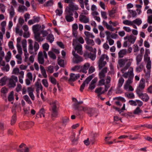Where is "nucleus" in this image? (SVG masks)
I'll use <instances>...</instances> for the list:
<instances>
[{"mask_svg":"<svg viewBox=\"0 0 152 152\" xmlns=\"http://www.w3.org/2000/svg\"><path fill=\"white\" fill-rule=\"evenodd\" d=\"M75 47V50L77 51V52L80 54L82 55L83 53V52L82 51V45L80 44H77L76 45L74 46Z\"/></svg>","mask_w":152,"mask_h":152,"instance_id":"aec40b11","label":"nucleus"},{"mask_svg":"<svg viewBox=\"0 0 152 152\" xmlns=\"http://www.w3.org/2000/svg\"><path fill=\"white\" fill-rule=\"evenodd\" d=\"M46 39L50 43H52L54 40V36L53 34H49L47 36Z\"/></svg>","mask_w":152,"mask_h":152,"instance_id":"473e14b6","label":"nucleus"},{"mask_svg":"<svg viewBox=\"0 0 152 152\" xmlns=\"http://www.w3.org/2000/svg\"><path fill=\"white\" fill-rule=\"evenodd\" d=\"M110 87V86L109 85H105V88L104 90L102 91L103 89V88L102 87H100L96 88V89L95 92L96 93L98 94L97 96L98 97H99L101 94H104L105 92L107 91Z\"/></svg>","mask_w":152,"mask_h":152,"instance_id":"6e6552de","label":"nucleus"},{"mask_svg":"<svg viewBox=\"0 0 152 152\" xmlns=\"http://www.w3.org/2000/svg\"><path fill=\"white\" fill-rule=\"evenodd\" d=\"M40 68L41 73L42 76L44 77V78H46L47 77V76L44 67L40 65Z\"/></svg>","mask_w":152,"mask_h":152,"instance_id":"cd10ccee","label":"nucleus"},{"mask_svg":"<svg viewBox=\"0 0 152 152\" xmlns=\"http://www.w3.org/2000/svg\"><path fill=\"white\" fill-rule=\"evenodd\" d=\"M133 23L136 24L138 26H139L142 23L141 19L139 18H136L133 21Z\"/></svg>","mask_w":152,"mask_h":152,"instance_id":"ea45409f","label":"nucleus"},{"mask_svg":"<svg viewBox=\"0 0 152 152\" xmlns=\"http://www.w3.org/2000/svg\"><path fill=\"white\" fill-rule=\"evenodd\" d=\"M145 86V80L142 78L140 81L139 84L137 87L142 89H144Z\"/></svg>","mask_w":152,"mask_h":152,"instance_id":"bb28decb","label":"nucleus"},{"mask_svg":"<svg viewBox=\"0 0 152 152\" xmlns=\"http://www.w3.org/2000/svg\"><path fill=\"white\" fill-rule=\"evenodd\" d=\"M79 77L80 75L79 74L76 75L73 73H72L70 75V77L69 80V82L75 81Z\"/></svg>","mask_w":152,"mask_h":152,"instance_id":"4be33fe9","label":"nucleus"},{"mask_svg":"<svg viewBox=\"0 0 152 152\" xmlns=\"http://www.w3.org/2000/svg\"><path fill=\"white\" fill-rule=\"evenodd\" d=\"M123 23L124 25L131 26V25H132L133 22V21H131L128 20H125L123 21Z\"/></svg>","mask_w":152,"mask_h":152,"instance_id":"09e8293b","label":"nucleus"},{"mask_svg":"<svg viewBox=\"0 0 152 152\" xmlns=\"http://www.w3.org/2000/svg\"><path fill=\"white\" fill-rule=\"evenodd\" d=\"M18 152H29V148L23 143L21 144L19 146V148L17 150Z\"/></svg>","mask_w":152,"mask_h":152,"instance_id":"ddd939ff","label":"nucleus"},{"mask_svg":"<svg viewBox=\"0 0 152 152\" xmlns=\"http://www.w3.org/2000/svg\"><path fill=\"white\" fill-rule=\"evenodd\" d=\"M7 80L6 77H4L2 78L0 80V85L1 86L4 85L6 84Z\"/></svg>","mask_w":152,"mask_h":152,"instance_id":"49530a36","label":"nucleus"},{"mask_svg":"<svg viewBox=\"0 0 152 152\" xmlns=\"http://www.w3.org/2000/svg\"><path fill=\"white\" fill-rule=\"evenodd\" d=\"M23 98L29 104H31L32 102L29 96L27 95H25L23 96Z\"/></svg>","mask_w":152,"mask_h":152,"instance_id":"e433bc0d","label":"nucleus"},{"mask_svg":"<svg viewBox=\"0 0 152 152\" xmlns=\"http://www.w3.org/2000/svg\"><path fill=\"white\" fill-rule=\"evenodd\" d=\"M79 9L78 6L75 4L73 3L71 4H69L68 6L66 7L65 10L69 12L73 13Z\"/></svg>","mask_w":152,"mask_h":152,"instance_id":"9d476101","label":"nucleus"},{"mask_svg":"<svg viewBox=\"0 0 152 152\" xmlns=\"http://www.w3.org/2000/svg\"><path fill=\"white\" fill-rule=\"evenodd\" d=\"M45 111L43 108H42L39 110V113L37 115H39L40 117H42V115L43 117H45Z\"/></svg>","mask_w":152,"mask_h":152,"instance_id":"a18cd8bd","label":"nucleus"},{"mask_svg":"<svg viewBox=\"0 0 152 152\" xmlns=\"http://www.w3.org/2000/svg\"><path fill=\"white\" fill-rule=\"evenodd\" d=\"M13 94H14L13 91H12L11 92L9 96L8 97V99L9 101H11L14 99V98Z\"/></svg>","mask_w":152,"mask_h":152,"instance_id":"052dcab7","label":"nucleus"},{"mask_svg":"<svg viewBox=\"0 0 152 152\" xmlns=\"http://www.w3.org/2000/svg\"><path fill=\"white\" fill-rule=\"evenodd\" d=\"M11 57V53L10 51H9L7 53V55L5 57V59L6 61L7 62H9L10 59Z\"/></svg>","mask_w":152,"mask_h":152,"instance_id":"37998d69","label":"nucleus"},{"mask_svg":"<svg viewBox=\"0 0 152 152\" xmlns=\"http://www.w3.org/2000/svg\"><path fill=\"white\" fill-rule=\"evenodd\" d=\"M72 54L74 56L72 59V62L74 63L78 64L83 61V58L76 53L75 51H73L72 52Z\"/></svg>","mask_w":152,"mask_h":152,"instance_id":"1a4fd4ad","label":"nucleus"},{"mask_svg":"<svg viewBox=\"0 0 152 152\" xmlns=\"http://www.w3.org/2000/svg\"><path fill=\"white\" fill-rule=\"evenodd\" d=\"M69 118L67 116H64L62 118L61 123L62 126L65 127L67 123L69 121Z\"/></svg>","mask_w":152,"mask_h":152,"instance_id":"a878e982","label":"nucleus"},{"mask_svg":"<svg viewBox=\"0 0 152 152\" xmlns=\"http://www.w3.org/2000/svg\"><path fill=\"white\" fill-rule=\"evenodd\" d=\"M42 83L45 87L47 88L48 87V83L47 80L45 79L42 80Z\"/></svg>","mask_w":152,"mask_h":152,"instance_id":"338daca9","label":"nucleus"},{"mask_svg":"<svg viewBox=\"0 0 152 152\" xmlns=\"http://www.w3.org/2000/svg\"><path fill=\"white\" fill-rule=\"evenodd\" d=\"M142 59V55L138 54V55L136 58V64L137 65H139L140 64V63Z\"/></svg>","mask_w":152,"mask_h":152,"instance_id":"58836bf2","label":"nucleus"},{"mask_svg":"<svg viewBox=\"0 0 152 152\" xmlns=\"http://www.w3.org/2000/svg\"><path fill=\"white\" fill-rule=\"evenodd\" d=\"M132 60V59H128L127 58L121 59L118 60V64L120 67L124 66L126 63V66L121 70L122 73H124L131 66Z\"/></svg>","mask_w":152,"mask_h":152,"instance_id":"7ed1b4c3","label":"nucleus"},{"mask_svg":"<svg viewBox=\"0 0 152 152\" xmlns=\"http://www.w3.org/2000/svg\"><path fill=\"white\" fill-rule=\"evenodd\" d=\"M18 81L17 77L15 75H12L9 79L8 86L10 88H14L16 86V83Z\"/></svg>","mask_w":152,"mask_h":152,"instance_id":"0eeeda50","label":"nucleus"},{"mask_svg":"<svg viewBox=\"0 0 152 152\" xmlns=\"http://www.w3.org/2000/svg\"><path fill=\"white\" fill-rule=\"evenodd\" d=\"M8 147V145H5L2 147L0 150V152H7V148Z\"/></svg>","mask_w":152,"mask_h":152,"instance_id":"774afa93","label":"nucleus"},{"mask_svg":"<svg viewBox=\"0 0 152 152\" xmlns=\"http://www.w3.org/2000/svg\"><path fill=\"white\" fill-rule=\"evenodd\" d=\"M90 66V64L89 63H85L83 66H81V69L80 70V72H82L86 74Z\"/></svg>","mask_w":152,"mask_h":152,"instance_id":"2eb2a0df","label":"nucleus"},{"mask_svg":"<svg viewBox=\"0 0 152 152\" xmlns=\"http://www.w3.org/2000/svg\"><path fill=\"white\" fill-rule=\"evenodd\" d=\"M8 10L10 17L11 18H12L15 14L14 9L12 6H11L10 8Z\"/></svg>","mask_w":152,"mask_h":152,"instance_id":"2f4dec72","label":"nucleus"},{"mask_svg":"<svg viewBox=\"0 0 152 152\" xmlns=\"http://www.w3.org/2000/svg\"><path fill=\"white\" fill-rule=\"evenodd\" d=\"M75 134H73L72 135V141L74 144H77L76 142L78 140L79 137H77L75 139Z\"/></svg>","mask_w":152,"mask_h":152,"instance_id":"13d9d810","label":"nucleus"},{"mask_svg":"<svg viewBox=\"0 0 152 152\" xmlns=\"http://www.w3.org/2000/svg\"><path fill=\"white\" fill-rule=\"evenodd\" d=\"M136 39V37L132 35H131L129 36H126L124 38V40L127 39L128 42L132 44L134 43Z\"/></svg>","mask_w":152,"mask_h":152,"instance_id":"4468645a","label":"nucleus"},{"mask_svg":"<svg viewBox=\"0 0 152 152\" xmlns=\"http://www.w3.org/2000/svg\"><path fill=\"white\" fill-rule=\"evenodd\" d=\"M53 4V1L50 0L48 1L45 4H44V6L46 7L51 6Z\"/></svg>","mask_w":152,"mask_h":152,"instance_id":"0e129e2a","label":"nucleus"},{"mask_svg":"<svg viewBox=\"0 0 152 152\" xmlns=\"http://www.w3.org/2000/svg\"><path fill=\"white\" fill-rule=\"evenodd\" d=\"M105 59L107 61L108 60L109 58L107 55L104 54L101 56L99 60L98 64L99 69H101L106 64V62L104 61Z\"/></svg>","mask_w":152,"mask_h":152,"instance_id":"423d86ee","label":"nucleus"},{"mask_svg":"<svg viewBox=\"0 0 152 152\" xmlns=\"http://www.w3.org/2000/svg\"><path fill=\"white\" fill-rule=\"evenodd\" d=\"M15 32L18 34L20 36H22L23 34V31L22 30H20L19 28L17 27L15 29Z\"/></svg>","mask_w":152,"mask_h":152,"instance_id":"bf43d9fd","label":"nucleus"},{"mask_svg":"<svg viewBox=\"0 0 152 152\" xmlns=\"http://www.w3.org/2000/svg\"><path fill=\"white\" fill-rule=\"evenodd\" d=\"M79 110H81V112L83 111L85 112L88 114L89 117L92 116L94 115L96 112L95 109L86 106H81L80 107Z\"/></svg>","mask_w":152,"mask_h":152,"instance_id":"39448f33","label":"nucleus"},{"mask_svg":"<svg viewBox=\"0 0 152 152\" xmlns=\"http://www.w3.org/2000/svg\"><path fill=\"white\" fill-rule=\"evenodd\" d=\"M101 14L102 17L103 19H106L107 18V13L106 12L101 11Z\"/></svg>","mask_w":152,"mask_h":152,"instance_id":"4d7b16f0","label":"nucleus"},{"mask_svg":"<svg viewBox=\"0 0 152 152\" xmlns=\"http://www.w3.org/2000/svg\"><path fill=\"white\" fill-rule=\"evenodd\" d=\"M143 89H142V88L137 87L136 90V91L138 96L141 95V94L143 93L142 91Z\"/></svg>","mask_w":152,"mask_h":152,"instance_id":"864d4df0","label":"nucleus"},{"mask_svg":"<svg viewBox=\"0 0 152 152\" xmlns=\"http://www.w3.org/2000/svg\"><path fill=\"white\" fill-rule=\"evenodd\" d=\"M140 95H139L138 96L143 101L147 102L148 100L149 99V97L147 94L146 93H142Z\"/></svg>","mask_w":152,"mask_h":152,"instance_id":"b1692460","label":"nucleus"},{"mask_svg":"<svg viewBox=\"0 0 152 152\" xmlns=\"http://www.w3.org/2000/svg\"><path fill=\"white\" fill-rule=\"evenodd\" d=\"M124 81V80L123 78L122 77L120 78L118 80L117 87L118 88H121L123 84Z\"/></svg>","mask_w":152,"mask_h":152,"instance_id":"79ce46f5","label":"nucleus"},{"mask_svg":"<svg viewBox=\"0 0 152 152\" xmlns=\"http://www.w3.org/2000/svg\"><path fill=\"white\" fill-rule=\"evenodd\" d=\"M107 67H105L99 72V76L100 79H103L105 77V74L107 72Z\"/></svg>","mask_w":152,"mask_h":152,"instance_id":"412c9836","label":"nucleus"},{"mask_svg":"<svg viewBox=\"0 0 152 152\" xmlns=\"http://www.w3.org/2000/svg\"><path fill=\"white\" fill-rule=\"evenodd\" d=\"M58 103L57 101H55L53 102L51 104V106L52 107V110H57L56 105Z\"/></svg>","mask_w":152,"mask_h":152,"instance_id":"680f3d73","label":"nucleus"},{"mask_svg":"<svg viewBox=\"0 0 152 152\" xmlns=\"http://www.w3.org/2000/svg\"><path fill=\"white\" fill-rule=\"evenodd\" d=\"M97 81V79L96 78H94L90 84L88 89L91 90L94 89L96 87V83Z\"/></svg>","mask_w":152,"mask_h":152,"instance_id":"5701e85b","label":"nucleus"},{"mask_svg":"<svg viewBox=\"0 0 152 152\" xmlns=\"http://www.w3.org/2000/svg\"><path fill=\"white\" fill-rule=\"evenodd\" d=\"M122 76L125 78H128L126 81L124 86L125 90L128 89L129 86L133 82V80L134 77V69L132 67H130L127 72L124 73Z\"/></svg>","mask_w":152,"mask_h":152,"instance_id":"f257e3e1","label":"nucleus"},{"mask_svg":"<svg viewBox=\"0 0 152 152\" xmlns=\"http://www.w3.org/2000/svg\"><path fill=\"white\" fill-rule=\"evenodd\" d=\"M128 52L126 49H123L121 50L118 52V57L119 58H122L126 55Z\"/></svg>","mask_w":152,"mask_h":152,"instance_id":"393cba45","label":"nucleus"},{"mask_svg":"<svg viewBox=\"0 0 152 152\" xmlns=\"http://www.w3.org/2000/svg\"><path fill=\"white\" fill-rule=\"evenodd\" d=\"M28 51L29 53L31 54L36 55L37 53V51L39 48V45L38 43L35 42L34 45L33 42L31 39L28 40Z\"/></svg>","mask_w":152,"mask_h":152,"instance_id":"f03ea898","label":"nucleus"},{"mask_svg":"<svg viewBox=\"0 0 152 152\" xmlns=\"http://www.w3.org/2000/svg\"><path fill=\"white\" fill-rule=\"evenodd\" d=\"M115 10L114 9H112L108 12L109 16L111 17H114V14L115 13Z\"/></svg>","mask_w":152,"mask_h":152,"instance_id":"6e6d98bb","label":"nucleus"},{"mask_svg":"<svg viewBox=\"0 0 152 152\" xmlns=\"http://www.w3.org/2000/svg\"><path fill=\"white\" fill-rule=\"evenodd\" d=\"M65 18L67 22H71L74 20V19L72 17L73 13L65 10Z\"/></svg>","mask_w":152,"mask_h":152,"instance_id":"9b49d317","label":"nucleus"},{"mask_svg":"<svg viewBox=\"0 0 152 152\" xmlns=\"http://www.w3.org/2000/svg\"><path fill=\"white\" fill-rule=\"evenodd\" d=\"M85 40H86V43L88 45L93 46L95 44L94 42L92 39H90L88 38H85Z\"/></svg>","mask_w":152,"mask_h":152,"instance_id":"7c9ffc66","label":"nucleus"},{"mask_svg":"<svg viewBox=\"0 0 152 152\" xmlns=\"http://www.w3.org/2000/svg\"><path fill=\"white\" fill-rule=\"evenodd\" d=\"M10 69V67L9 64H7L6 65L3 66L1 68V70L3 71L8 72Z\"/></svg>","mask_w":152,"mask_h":152,"instance_id":"603ef678","label":"nucleus"},{"mask_svg":"<svg viewBox=\"0 0 152 152\" xmlns=\"http://www.w3.org/2000/svg\"><path fill=\"white\" fill-rule=\"evenodd\" d=\"M84 34L86 37V38H94L95 37L94 36L93 34L92 33H91L88 31H85Z\"/></svg>","mask_w":152,"mask_h":152,"instance_id":"c9c22d12","label":"nucleus"},{"mask_svg":"<svg viewBox=\"0 0 152 152\" xmlns=\"http://www.w3.org/2000/svg\"><path fill=\"white\" fill-rule=\"evenodd\" d=\"M128 11L130 12L132 18L136 17L137 13L135 11L131 10H128Z\"/></svg>","mask_w":152,"mask_h":152,"instance_id":"c03bdc74","label":"nucleus"},{"mask_svg":"<svg viewBox=\"0 0 152 152\" xmlns=\"http://www.w3.org/2000/svg\"><path fill=\"white\" fill-rule=\"evenodd\" d=\"M46 70L48 72L52 73L54 71V67L53 66H50L47 67Z\"/></svg>","mask_w":152,"mask_h":152,"instance_id":"8fccbe9b","label":"nucleus"},{"mask_svg":"<svg viewBox=\"0 0 152 152\" xmlns=\"http://www.w3.org/2000/svg\"><path fill=\"white\" fill-rule=\"evenodd\" d=\"M78 102H75L74 104V107L75 110H77L78 111L77 112L76 114L77 115H80L83 114V113L81 112V110H79V108L81 106H79Z\"/></svg>","mask_w":152,"mask_h":152,"instance_id":"6ab92c4d","label":"nucleus"},{"mask_svg":"<svg viewBox=\"0 0 152 152\" xmlns=\"http://www.w3.org/2000/svg\"><path fill=\"white\" fill-rule=\"evenodd\" d=\"M20 70L18 68H15L13 70L12 73L14 74L18 75L20 73Z\"/></svg>","mask_w":152,"mask_h":152,"instance_id":"69168bd1","label":"nucleus"},{"mask_svg":"<svg viewBox=\"0 0 152 152\" xmlns=\"http://www.w3.org/2000/svg\"><path fill=\"white\" fill-rule=\"evenodd\" d=\"M17 120L16 115V114H14L12 117L11 120V125H13L15 123Z\"/></svg>","mask_w":152,"mask_h":152,"instance_id":"72a5a7b5","label":"nucleus"},{"mask_svg":"<svg viewBox=\"0 0 152 152\" xmlns=\"http://www.w3.org/2000/svg\"><path fill=\"white\" fill-rule=\"evenodd\" d=\"M142 112V110L139 107H137L134 110L133 114L138 115H140Z\"/></svg>","mask_w":152,"mask_h":152,"instance_id":"c756f323","label":"nucleus"},{"mask_svg":"<svg viewBox=\"0 0 152 152\" xmlns=\"http://www.w3.org/2000/svg\"><path fill=\"white\" fill-rule=\"evenodd\" d=\"M48 55L49 57L53 59H55L56 58V55L52 51H50L48 52Z\"/></svg>","mask_w":152,"mask_h":152,"instance_id":"3c124183","label":"nucleus"},{"mask_svg":"<svg viewBox=\"0 0 152 152\" xmlns=\"http://www.w3.org/2000/svg\"><path fill=\"white\" fill-rule=\"evenodd\" d=\"M94 75L92 74L91 75L89 76L85 80L84 82L81 86L80 88V91L81 92H82L86 84H88L91 79L94 77Z\"/></svg>","mask_w":152,"mask_h":152,"instance_id":"f8f14e48","label":"nucleus"},{"mask_svg":"<svg viewBox=\"0 0 152 152\" xmlns=\"http://www.w3.org/2000/svg\"><path fill=\"white\" fill-rule=\"evenodd\" d=\"M21 54H18L16 56V58L17 59V63L18 64H20L22 63V58L21 56Z\"/></svg>","mask_w":152,"mask_h":152,"instance_id":"a19ab883","label":"nucleus"},{"mask_svg":"<svg viewBox=\"0 0 152 152\" xmlns=\"http://www.w3.org/2000/svg\"><path fill=\"white\" fill-rule=\"evenodd\" d=\"M138 66L136 68V71L137 72H140L143 69L144 66L142 63L137 65Z\"/></svg>","mask_w":152,"mask_h":152,"instance_id":"c85d7f7f","label":"nucleus"},{"mask_svg":"<svg viewBox=\"0 0 152 152\" xmlns=\"http://www.w3.org/2000/svg\"><path fill=\"white\" fill-rule=\"evenodd\" d=\"M39 25H36L33 26L32 29L34 33V38L38 42L43 41L44 38L40 37V34L38 32L39 30Z\"/></svg>","mask_w":152,"mask_h":152,"instance_id":"20e7f679","label":"nucleus"},{"mask_svg":"<svg viewBox=\"0 0 152 152\" xmlns=\"http://www.w3.org/2000/svg\"><path fill=\"white\" fill-rule=\"evenodd\" d=\"M81 69V66L80 65H77L74 66L72 68V71L78 70L80 72V70Z\"/></svg>","mask_w":152,"mask_h":152,"instance_id":"5fc2aeb1","label":"nucleus"},{"mask_svg":"<svg viewBox=\"0 0 152 152\" xmlns=\"http://www.w3.org/2000/svg\"><path fill=\"white\" fill-rule=\"evenodd\" d=\"M85 48L86 49L91 52H93L94 53L96 52V50L95 48L93 49L91 47L89 46V45H86V46Z\"/></svg>","mask_w":152,"mask_h":152,"instance_id":"de8ad7c7","label":"nucleus"},{"mask_svg":"<svg viewBox=\"0 0 152 152\" xmlns=\"http://www.w3.org/2000/svg\"><path fill=\"white\" fill-rule=\"evenodd\" d=\"M79 20L81 22L86 23L89 22V19L88 17L81 14L80 15Z\"/></svg>","mask_w":152,"mask_h":152,"instance_id":"a211bd4d","label":"nucleus"},{"mask_svg":"<svg viewBox=\"0 0 152 152\" xmlns=\"http://www.w3.org/2000/svg\"><path fill=\"white\" fill-rule=\"evenodd\" d=\"M96 53H90L88 54V56L91 60L94 61L95 59L96 58Z\"/></svg>","mask_w":152,"mask_h":152,"instance_id":"4c0bfd02","label":"nucleus"},{"mask_svg":"<svg viewBox=\"0 0 152 152\" xmlns=\"http://www.w3.org/2000/svg\"><path fill=\"white\" fill-rule=\"evenodd\" d=\"M38 60L40 64H43L44 63V60L43 57V53L42 51L39 52L38 55Z\"/></svg>","mask_w":152,"mask_h":152,"instance_id":"f3484780","label":"nucleus"},{"mask_svg":"<svg viewBox=\"0 0 152 152\" xmlns=\"http://www.w3.org/2000/svg\"><path fill=\"white\" fill-rule=\"evenodd\" d=\"M125 96L129 99H132L134 98V95L133 93H126Z\"/></svg>","mask_w":152,"mask_h":152,"instance_id":"f704fd0d","label":"nucleus"},{"mask_svg":"<svg viewBox=\"0 0 152 152\" xmlns=\"http://www.w3.org/2000/svg\"><path fill=\"white\" fill-rule=\"evenodd\" d=\"M79 42L80 44H83L84 42V41L83 38L81 37L77 38L76 39H73V40L72 45L74 46L77 44H78L77 42Z\"/></svg>","mask_w":152,"mask_h":152,"instance_id":"dca6fc26","label":"nucleus"},{"mask_svg":"<svg viewBox=\"0 0 152 152\" xmlns=\"http://www.w3.org/2000/svg\"><path fill=\"white\" fill-rule=\"evenodd\" d=\"M35 86L36 88L39 89L41 91L42 90L43 87L40 83L36 82L35 83Z\"/></svg>","mask_w":152,"mask_h":152,"instance_id":"e2e57ef3","label":"nucleus"}]
</instances>
